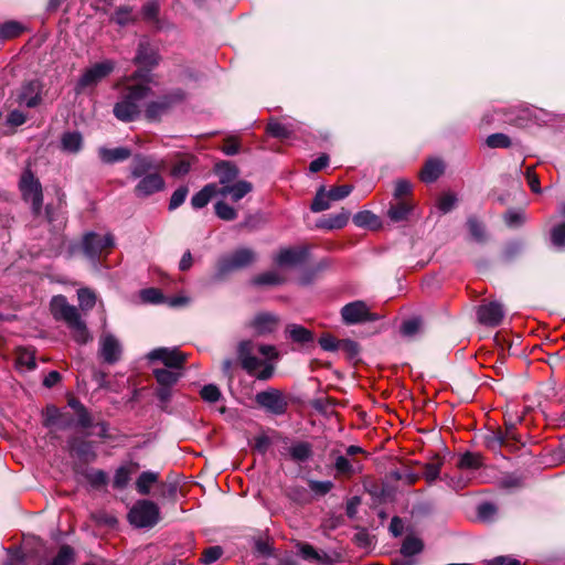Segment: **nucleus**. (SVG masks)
<instances>
[{
  "label": "nucleus",
  "mask_w": 565,
  "mask_h": 565,
  "mask_svg": "<svg viewBox=\"0 0 565 565\" xmlns=\"http://www.w3.org/2000/svg\"><path fill=\"white\" fill-rule=\"evenodd\" d=\"M140 298L143 302L160 303L164 301V296L157 288H147L140 291Z\"/></svg>",
  "instance_id": "6e6d98bb"
},
{
  "label": "nucleus",
  "mask_w": 565,
  "mask_h": 565,
  "mask_svg": "<svg viewBox=\"0 0 565 565\" xmlns=\"http://www.w3.org/2000/svg\"><path fill=\"white\" fill-rule=\"evenodd\" d=\"M444 171V164L440 160L430 159L428 160L423 170L420 171V179L426 183L436 181Z\"/></svg>",
  "instance_id": "cd10ccee"
},
{
  "label": "nucleus",
  "mask_w": 565,
  "mask_h": 565,
  "mask_svg": "<svg viewBox=\"0 0 565 565\" xmlns=\"http://www.w3.org/2000/svg\"><path fill=\"white\" fill-rule=\"evenodd\" d=\"M280 454L295 462H305L311 458L313 451L311 444L308 441L289 440L286 438L282 440Z\"/></svg>",
  "instance_id": "9b49d317"
},
{
  "label": "nucleus",
  "mask_w": 565,
  "mask_h": 565,
  "mask_svg": "<svg viewBox=\"0 0 565 565\" xmlns=\"http://www.w3.org/2000/svg\"><path fill=\"white\" fill-rule=\"evenodd\" d=\"M309 488L312 492L323 495V494H327L333 488V482H331L329 480H326V481L311 480V481H309Z\"/></svg>",
  "instance_id": "0e129e2a"
},
{
  "label": "nucleus",
  "mask_w": 565,
  "mask_h": 565,
  "mask_svg": "<svg viewBox=\"0 0 565 565\" xmlns=\"http://www.w3.org/2000/svg\"><path fill=\"white\" fill-rule=\"evenodd\" d=\"M99 158L105 163H115L125 161L131 156L130 149L126 147H118L114 149L100 148L98 150Z\"/></svg>",
  "instance_id": "393cba45"
},
{
  "label": "nucleus",
  "mask_w": 565,
  "mask_h": 565,
  "mask_svg": "<svg viewBox=\"0 0 565 565\" xmlns=\"http://www.w3.org/2000/svg\"><path fill=\"white\" fill-rule=\"evenodd\" d=\"M115 66L116 64L114 61L105 60L86 68L76 84V93L79 94L88 88L92 89L96 87L103 79L113 73Z\"/></svg>",
  "instance_id": "39448f33"
},
{
  "label": "nucleus",
  "mask_w": 565,
  "mask_h": 565,
  "mask_svg": "<svg viewBox=\"0 0 565 565\" xmlns=\"http://www.w3.org/2000/svg\"><path fill=\"white\" fill-rule=\"evenodd\" d=\"M412 194V184L409 181L405 179H399L395 183L394 189V199L398 200H408L407 196Z\"/></svg>",
  "instance_id": "3c124183"
},
{
  "label": "nucleus",
  "mask_w": 565,
  "mask_h": 565,
  "mask_svg": "<svg viewBox=\"0 0 565 565\" xmlns=\"http://www.w3.org/2000/svg\"><path fill=\"white\" fill-rule=\"evenodd\" d=\"M189 193V189L186 186H179L171 195L169 202V210L173 211L181 206Z\"/></svg>",
  "instance_id": "5fc2aeb1"
},
{
  "label": "nucleus",
  "mask_w": 565,
  "mask_h": 565,
  "mask_svg": "<svg viewBox=\"0 0 565 565\" xmlns=\"http://www.w3.org/2000/svg\"><path fill=\"white\" fill-rule=\"evenodd\" d=\"M502 306L498 302L482 305L478 309V319L481 323L490 327L498 326L503 319Z\"/></svg>",
  "instance_id": "f3484780"
},
{
  "label": "nucleus",
  "mask_w": 565,
  "mask_h": 565,
  "mask_svg": "<svg viewBox=\"0 0 565 565\" xmlns=\"http://www.w3.org/2000/svg\"><path fill=\"white\" fill-rule=\"evenodd\" d=\"M441 465H443V461L438 457L425 465L424 477L427 480V482L430 483L438 478V476L440 473Z\"/></svg>",
  "instance_id": "de8ad7c7"
},
{
  "label": "nucleus",
  "mask_w": 565,
  "mask_h": 565,
  "mask_svg": "<svg viewBox=\"0 0 565 565\" xmlns=\"http://www.w3.org/2000/svg\"><path fill=\"white\" fill-rule=\"evenodd\" d=\"M255 353H259L267 360L276 359L277 351L273 345H255L250 341H244L238 347V359L242 367L250 375L259 380H268L274 373L271 364L258 359Z\"/></svg>",
  "instance_id": "7ed1b4c3"
},
{
  "label": "nucleus",
  "mask_w": 565,
  "mask_h": 565,
  "mask_svg": "<svg viewBox=\"0 0 565 565\" xmlns=\"http://www.w3.org/2000/svg\"><path fill=\"white\" fill-rule=\"evenodd\" d=\"M467 225L472 238L476 242L482 243L486 241L484 226L476 217H469L467 221Z\"/></svg>",
  "instance_id": "c03bdc74"
},
{
  "label": "nucleus",
  "mask_w": 565,
  "mask_h": 565,
  "mask_svg": "<svg viewBox=\"0 0 565 565\" xmlns=\"http://www.w3.org/2000/svg\"><path fill=\"white\" fill-rule=\"evenodd\" d=\"M191 170V161L185 158L177 160L170 170V174L174 178H182L188 174Z\"/></svg>",
  "instance_id": "603ef678"
},
{
  "label": "nucleus",
  "mask_w": 565,
  "mask_h": 565,
  "mask_svg": "<svg viewBox=\"0 0 565 565\" xmlns=\"http://www.w3.org/2000/svg\"><path fill=\"white\" fill-rule=\"evenodd\" d=\"M43 85L39 79L24 82L17 92V103L29 108L36 107L42 100Z\"/></svg>",
  "instance_id": "9d476101"
},
{
  "label": "nucleus",
  "mask_w": 565,
  "mask_h": 565,
  "mask_svg": "<svg viewBox=\"0 0 565 565\" xmlns=\"http://www.w3.org/2000/svg\"><path fill=\"white\" fill-rule=\"evenodd\" d=\"M113 247L114 237L110 234L100 235L92 232L83 237V253L94 264H96L100 257L106 256Z\"/></svg>",
  "instance_id": "423d86ee"
},
{
  "label": "nucleus",
  "mask_w": 565,
  "mask_h": 565,
  "mask_svg": "<svg viewBox=\"0 0 565 565\" xmlns=\"http://www.w3.org/2000/svg\"><path fill=\"white\" fill-rule=\"evenodd\" d=\"M132 469L128 466L119 467L114 476L113 487L116 489H124L127 487L131 479Z\"/></svg>",
  "instance_id": "58836bf2"
},
{
  "label": "nucleus",
  "mask_w": 565,
  "mask_h": 565,
  "mask_svg": "<svg viewBox=\"0 0 565 565\" xmlns=\"http://www.w3.org/2000/svg\"><path fill=\"white\" fill-rule=\"evenodd\" d=\"M487 146L490 148H508L511 145L509 137L504 134H493L487 138Z\"/></svg>",
  "instance_id": "13d9d810"
},
{
  "label": "nucleus",
  "mask_w": 565,
  "mask_h": 565,
  "mask_svg": "<svg viewBox=\"0 0 565 565\" xmlns=\"http://www.w3.org/2000/svg\"><path fill=\"white\" fill-rule=\"evenodd\" d=\"M218 185L216 183H209L191 199V205L193 209L199 210L207 205L210 200L218 195Z\"/></svg>",
  "instance_id": "b1692460"
},
{
  "label": "nucleus",
  "mask_w": 565,
  "mask_h": 565,
  "mask_svg": "<svg viewBox=\"0 0 565 565\" xmlns=\"http://www.w3.org/2000/svg\"><path fill=\"white\" fill-rule=\"evenodd\" d=\"M456 195L452 193H444L437 201V207L443 212H449L456 204Z\"/></svg>",
  "instance_id": "e2e57ef3"
},
{
  "label": "nucleus",
  "mask_w": 565,
  "mask_h": 565,
  "mask_svg": "<svg viewBox=\"0 0 565 565\" xmlns=\"http://www.w3.org/2000/svg\"><path fill=\"white\" fill-rule=\"evenodd\" d=\"M159 475L153 471L142 472L137 481L136 489L139 494L147 495L150 492L151 487L157 483Z\"/></svg>",
  "instance_id": "473e14b6"
},
{
  "label": "nucleus",
  "mask_w": 565,
  "mask_h": 565,
  "mask_svg": "<svg viewBox=\"0 0 565 565\" xmlns=\"http://www.w3.org/2000/svg\"><path fill=\"white\" fill-rule=\"evenodd\" d=\"M22 28L17 22L4 23L0 28V38H14L21 33Z\"/></svg>",
  "instance_id": "338daca9"
},
{
  "label": "nucleus",
  "mask_w": 565,
  "mask_h": 565,
  "mask_svg": "<svg viewBox=\"0 0 565 565\" xmlns=\"http://www.w3.org/2000/svg\"><path fill=\"white\" fill-rule=\"evenodd\" d=\"M148 358L152 361H161L168 369H181L185 356L177 349L159 348L152 350Z\"/></svg>",
  "instance_id": "ddd939ff"
},
{
  "label": "nucleus",
  "mask_w": 565,
  "mask_h": 565,
  "mask_svg": "<svg viewBox=\"0 0 565 565\" xmlns=\"http://www.w3.org/2000/svg\"><path fill=\"white\" fill-rule=\"evenodd\" d=\"M78 302L82 310H89L96 303V295L88 288H82L77 292Z\"/></svg>",
  "instance_id": "a18cd8bd"
},
{
  "label": "nucleus",
  "mask_w": 565,
  "mask_h": 565,
  "mask_svg": "<svg viewBox=\"0 0 565 565\" xmlns=\"http://www.w3.org/2000/svg\"><path fill=\"white\" fill-rule=\"evenodd\" d=\"M481 466V456L475 452L463 454L457 463V467L461 470H476L479 469Z\"/></svg>",
  "instance_id": "f704fd0d"
},
{
  "label": "nucleus",
  "mask_w": 565,
  "mask_h": 565,
  "mask_svg": "<svg viewBox=\"0 0 565 565\" xmlns=\"http://www.w3.org/2000/svg\"><path fill=\"white\" fill-rule=\"evenodd\" d=\"M215 173L218 177V186L236 182L238 169L230 162H221L215 166Z\"/></svg>",
  "instance_id": "4be33fe9"
},
{
  "label": "nucleus",
  "mask_w": 565,
  "mask_h": 565,
  "mask_svg": "<svg viewBox=\"0 0 565 565\" xmlns=\"http://www.w3.org/2000/svg\"><path fill=\"white\" fill-rule=\"evenodd\" d=\"M150 83L151 75L149 70L140 67L116 84V87L120 89V95L114 105L113 113L118 120L131 122L140 116L141 102L150 93Z\"/></svg>",
  "instance_id": "f257e3e1"
},
{
  "label": "nucleus",
  "mask_w": 565,
  "mask_h": 565,
  "mask_svg": "<svg viewBox=\"0 0 565 565\" xmlns=\"http://www.w3.org/2000/svg\"><path fill=\"white\" fill-rule=\"evenodd\" d=\"M241 149L239 140L236 137H228L224 140L222 151L227 156H234L238 153Z\"/></svg>",
  "instance_id": "774afa93"
},
{
  "label": "nucleus",
  "mask_w": 565,
  "mask_h": 565,
  "mask_svg": "<svg viewBox=\"0 0 565 565\" xmlns=\"http://www.w3.org/2000/svg\"><path fill=\"white\" fill-rule=\"evenodd\" d=\"M423 550V542L415 536H407L401 547V553L404 556H413L420 553Z\"/></svg>",
  "instance_id": "4c0bfd02"
},
{
  "label": "nucleus",
  "mask_w": 565,
  "mask_h": 565,
  "mask_svg": "<svg viewBox=\"0 0 565 565\" xmlns=\"http://www.w3.org/2000/svg\"><path fill=\"white\" fill-rule=\"evenodd\" d=\"M223 554V550L221 546H211L203 551L201 556V562L203 564H212L216 562Z\"/></svg>",
  "instance_id": "bf43d9fd"
},
{
  "label": "nucleus",
  "mask_w": 565,
  "mask_h": 565,
  "mask_svg": "<svg viewBox=\"0 0 565 565\" xmlns=\"http://www.w3.org/2000/svg\"><path fill=\"white\" fill-rule=\"evenodd\" d=\"M350 213L342 210L340 213L328 215L320 221L319 226L327 230H339L344 227L349 222Z\"/></svg>",
  "instance_id": "c85d7f7f"
},
{
  "label": "nucleus",
  "mask_w": 565,
  "mask_h": 565,
  "mask_svg": "<svg viewBox=\"0 0 565 565\" xmlns=\"http://www.w3.org/2000/svg\"><path fill=\"white\" fill-rule=\"evenodd\" d=\"M277 323L278 319L274 315L262 312L255 316L252 326L258 333H267L274 331Z\"/></svg>",
  "instance_id": "a878e982"
},
{
  "label": "nucleus",
  "mask_w": 565,
  "mask_h": 565,
  "mask_svg": "<svg viewBox=\"0 0 565 565\" xmlns=\"http://www.w3.org/2000/svg\"><path fill=\"white\" fill-rule=\"evenodd\" d=\"M130 178L137 183L134 194L138 199L149 198L166 188V181L150 157L137 154L130 163Z\"/></svg>",
  "instance_id": "f03ea898"
},
{
  "label": "nucleus",
  "mask_w": 565,
  "mask_h": 565,
  "mask_svg": "<svg viewBox=\"0 0 565 565\" xmlns=\"http://www.w3.org/2000/svg\"><path fill=\"white\" fill-rule=\"evenodd\" d=\"M172 100L164 97L160 100L151 102L147 105L145 115L148 120H158L169 108Z\"/></svg>",
  "instance_id": "c756f323"
},
{
  "label": "nucleus",
  "mask_w": 565,
  "mask_h": 565,
  "mask_svg": "<svg viewBox=\"0 0 565 565\" xmlns=\"http://www.w3.org/2000/svg\"><path fill=\"white\" fill-rule=\"evenodd\" d=\"M74 561V551L68 545H63L57 555L49 565H71Z\"/></svg>",
  "instance_id": "37998d69"
},
{
  "label": "nucleus",
  "mask_w": 565,
  "mask_h": 565,
  "mask_svg": "<svg viewBox=\"0 0 565 565\" xmlns=\"http://www.w3.org/2000/svg\"><path fill=\"white\" fill-rule=\"evenodd\" d=\"M86 478L88 482L95 488L104 487L108 482L107 473L98 469H92L88 471Z\"/></svg>",
  "instance_id": "864d4df0"
},
{
  "label": "nucleus",
  "mask_w": 565,
  "mask_h": 565,
  "mask_svg": "<svg viewBox=\"0 0 565 565\" xmlns=\"http://www.w3.org/2000/svg\"><path fill=\"white\" fill-rule=\"evenodd\" d=\"M353 222L359 227L376 230L381 226L380 218L371 211H360L353 216Z\"/></svg>",
  "instance_id": "7c9ffc66"
},
{
  "label": "nucleus",
  "mask_w": 565,
  "mask_h": 565,
  "mask_svg": "<svg viewBox=\"0 0 565 565\" xmlns=\"http://www.w3.org/2000/svg\"><path fill=\"white\" fill-rule=\"evenodd\" d=\"M62 147L65 151L77 152L82 147V136L78 132H66L62 137Z\"/></svg>",
  "instance_id": "e433bc0d"
},
{
  "label": "nucleus",
  "mask_w": 565,
  "mask_h": 565,
  "mask_svg": "<svg viewBox=\"0 0 565 565\" xmlns=\"http://www.w3.org/2000/svg\"><path fill=\"white\" fill-rule=\"evenodd\" d=\"M71 450L75 452L82 460L84 461H90L95 459V452L93 450V447L90 443L81 440V441H73L71 444Z\"/></svg>",
  "instance_id": "72a5a7b5"
},
{
  "label": "nucleus",
  "mask_w": 565,
  "mask_h": 565,
  "mask_svg": "<svg viewBox=\"0 0 565 565\" xmlns=\"http://www.w3.org/2000/svg\"><path fill=\"white\" fill-rule=\"evenodd\" d=\"M288 332H289L290 338L295 342L306 343V342H310L313 340L312 333L308 329H306L301 326L291 324L288 327Z\"/></svg>",
  "instance_id": "ea45409f"
},
{
  "label": "nucleus",
  "mask_w": 565,
  "mask_h": 565,
  "mask_svg": "<svg viewBox=\"0 0 565 565\" xmlns=\"http://www.w3.org/2000/svg\"><path fill=\"white\" fill-rule=\"evenodd\" d=\"M553 246L563 248L565 246V223L555 226L551 232Z\"/></svg>",
  "instance_id": "052dcab7"
},
{
  "label": "nucleus",
  "mask_w": 565,
  "mask_h": 565,
  "mask_svg": "<svg viewBox=\"0 0 565 565\" xmlns=\"http://www.w3.org/2000/svg\"><path fill=\"white\" fill-rule=\"evenodd\" d=\"M267 132L276 138H288L292 130L290 126L273 120L267 125Z\"/></svg>",
  "instance_id": "49530a36"
},
{
  "label": "nucleus",
  "mask_w": 565,
  "mask_h": 565,
  "mask_svg": "<svg viewBox=\"0 0 565 565\" xmlns=\"http://www.w3.org/2000/svg\"><path fill=\"white\" fill-rule=\"evenodd\" d=\"M214 211L216 216L223 221H233L237 217L236 210L224 201L216 202Z\"/></svg>",
  "instance_id": "a19ab883"
},
{
  "label": "nucleus",
  "mask_w": 565,
  "mask_h": 565,
  "mask_svg": "<svg viewBox=\"0 0 565 565\" xmlns=\"http://www.w3.org/2000/svg\"><path fill=\"white\" fill-rule=\"evenodd\" d=\"M23 199L32 204L33 212L40 213L43 204L42 186L30 170H25L20 179Z\"/></svg>",
  "instance_id": "6e6552de"
},
{
  "label": "nucleus",
  "mask_w": 565,
  "mask_h": 565,
  "mask_svg": "<svg viewBox=\"0 0 565 565\" xmlns=\"http://www.w3.org/2000/svg\"><path fill=\"white\" fill-rule=\"evenodd\" d=\"M352 189L353 188L351 185L345 184V185L334 186L327 192H328L329 198L332 201H339V200L347 198L352 192Z\"/></svg>",
  "instance_id": "69168bd1"
},
{
  "label": "nucleus",
  "mask_w": 565,
  "mask_h": 565,
  "mask_svg": "<svg viewBox=\"0 0 565 565\" xmlns=\"http://www.w3.org/2000/svg\"><path fill=\"white\" fill-rule=\"evenodd\" d=\"M414 206L412 200H398L391 204L387 215L393 222L406 221L414 210Z\"/></svg>",
  "instance_id": "412c9836"
},
{
  "label": "nucleus",
  "mask_w": 565,
  "mask_h": 565,
  "mask_svg": "<svg viewBox=\"0 0 565 565\" xmlns=\"http://www.w3.org/2000/svg\"><path fill=\"white\" fill-rule=\"evenodd\" d=\"M297 546L299 555L303 559L317 565H330L331 558L327 553L317 551L312 545L308 543H299Z\"/></svg>",
  "instance_id": "aec40b11"
},
{
  "label": "nucleus",
  "mask_w": 565,
  "mask_h": 565,
  "mask_svg": "<svg viewBox=\"0 0 565 565\" xmlns=\"http://www.w3.org/2000/svg\"><path fill=\"white\" fill-rule=\"evenodd\" d=\"M331 201L326 188L321 186L311 203V211L316 213L326 211L330 207Z\"/></svg>",
  "instance_id": "c9c22d12"
},
{
  "label": "nucleus",
  "mask_w": 565,
  "mask_h": 565,
  "mask_svg": "<svg viewBox=\"0 0 565 565\" xmlns=\"http://www.w3.org/2000/svg\"><path fill=\"white\" fill-rule=\"evenodd\" d=\"M51 311L55 319L63 320L66 323L71 320H75V317H77L78 310L71 306L64 296H55L51 300Z\"/></svg>",
  "instance_id": "dca6fc26"
},
{
  "label": "nucleus",
  "mask_w": 565,
  "mask_h": 565,
  "mask_svg": "<svg viewBox=\"0 0 565 565\" xmlns=\"http://www.w3.org/2000/svg\"><path fill=\"white\" fill-rule=\"evenodd\" d=\"M160 519L158 505L149 500H139L128 513L129 522L136 527H152Z\"/></svg>",
  "instance_id": "20e7f679"
},
{
  "label": "nucleus",
  "mask_w": 565,
  "mask_h": 565,
  "mask_svg": "<svg viewBox=\"0 0 565 565\" xmlns=\"http://www.w3.org/2000/svg\"><path fill=\"white\" fill-rule=\"evenodd\" d=\"M201 397L210 403L217 402L221 397V392L216 385L209 384L202 387Z\"/></svg>",
  "instance_id": "680f3d73"
},
{
  "label": "nucleus",
  "mask_w": 565,
  "mask_h": 565,
  "mask_svg": "<svg viewBox=\"0 0 565 565\" xmlns=\"http://www.w3.org/2000/svg\"><path fill=\"white\" fill-rule=\"evenodd\" d=\"M179 370L180 369H156L153 374L161 386H172L181 376Z\"/></svg>",
  "instance_id": "2f4dec72"
},
{
  "label": "nucleus",
  "mask_w": 565,
  "mask_h": 565,
  "mask_svg": "<svg viewBox=\"0 0 565 565\" xmlns=\"http://www.w3.org/2000/svg\"><path fill=\"white\" fill-rule=\"evenodd\" d=\"M255 260V254L252 249L239 248L232 255L220 258L216 267V277L222 278L224 275L244 268Z\"/></svg>",
  "instance_id": "0eeeda50"
},
{
  "label": "nucleus",
  "mask_w": 565,
  "mask_h": 565,
  "mask_svg": "<svg viewBox=\"0 0 565 565\" xmlns=\"http://www.w3.org/2000/svg\"><path fill=\"white\" fill-rule=\"evenodd\" d=\"M159 13V3L157 0H149L145 6L142 7V18L146 21H156Z\"/></svg>",
  "instance_id": "4d7b16f0"
},
{
  "label": "nucleus",
  "mask_w": 565,
  "mask_h": 565,
  "mask_svg": "<svg viewBox=\"0 0 565 565\" xmlns=\"http://www.w3.org/2000/svg\"><path fill=\"white\" fill-rule=\"evenodd\" d=\"M134 62L139 66L151 68L159 63V56L148 42L142 41L139 43Z\"/></svg>",
  "instance_id": "6ab92c4d"
},
{
  "label": "nucleus",
  "mask_w": 565,
  "mask_h": 565,
  "mask_svg": "<svg viewBox=\"0 0 565 565\" xmlns=\"http://www.w3.org/2000/svg\"><path fill=\"white\" fill-rule=\"evenodd\" d=\"M341 316L347 324H356L365 321H374L377 318L370 311L363 301H353L341 309Z\"/></svg>",
  "instance_id": "1a4fd4ad"
},
{
  "label": "nucleus",
  "mask_w": 565,
  "mask_h": 565,
  "mask_svg": "<svg viewBox=\"0 0 565 565\" xmlns=\"http://www.w3.org/2000/svg\"><path fill=\"white\" fill-rule=\"evenodd\" d=\"M285 281L284 277L276 270H270L254 278L255 285H279Z\"/></svg>",
  "instance_id": "79ce46f5"
},
{
  "label": "nucleus",
  "mask_w": 565,
  "mask_h": 565,
  "mask_svg": "<svg viewBox=\"0 0 565 565\" xmlns=\"http://www.w3.org/2000/svg\"><path fill=\"white\" fill-rule=\"evenodd\" d=\"M308 256V248L297 246L281 249L275 257V263L279 267H296L302 264Z\"/></svg>",
  "instance_id": "4468645a"
},
{
  "label": "nucleus",
  "mask_w": 565,
  "mask_h": 565,
  "mask_svg": "<svg viewBox=\"0 0 565 565\" xmlns=\"http://www.w3.org/2000/svg\"><path fill=\"white\" fill-rule=\"evenodd\" d=\"M99 345L100 356L106 363L114 364L120 359L121 344L113 334H103L99 339Z\"/></svg>",
  "instance_id": "2eb2a0df"
},
{
  "label": "nucleus",
  "mask_w": 565,
  "mask_h": 565,
  "mask_svg": "<svg viewBox=\"0 0 565 565\" xmlns=\"http://www.w3.org/2000/svg\"><path fill=\"white\" fill-rule=\"evenodd\" d=\"M64 417V414H62L57 407H46V425H56L60 427H64L67 425V420Z\"/></svg>",
  "instance_id": "09e8293b"
},
{
  "label": "nucleus",
  "mask_w": 565,
  "mask_h": 565,
  "mask_svg": "<svg viewBox=\"0 0 565 565\" xmlns=\"http://www.w3.org/2000/svg\"><path fill=\"white\" fill-rule=\"evenodd\" d=\"M253 184L245 180H238L234 183L227 184L225 186H218V195L223 198H230L232 202H238L246 194L252 192Z\"/></svg>",
  "instance_id": "a211bd4d"
},
{
  "label": "nucleus",
  "mask_w": 565,
  "mask_h": 565,
  "mask_svg": "<svg viewBox=\"0 0 565 565\" xmlns=\"http://www.w3.org/2000/svg\"><path fill=\"white\" fill-rule=\"evenodd\" d=\"M67 326L72 331L73 339L77 343L85 344L92 340V335L85 322L81 319L79 315L75 317V320H71L70 322H67Z\"/></svg>",
  "instance_id": "bb28decb"
},
{
  "label": "nucleus",
  "mask_w": 565,
  "mask_h": 565,
  "mask_svg": "<svg viewBox=\"0 0 565 565\" xmlns=\"http://www.w3.org/2000/svg\"><path fill=\"white\" fill-rule=\"evenodd\" d=\"M257 404L273 414L280 415L286 412L287 402L284 395L277 390H268L257 393Z\"/></svg>",
  "instance_id": "f8f14e48"
},
{
  "label": "nucleus",
  "mask_w": 565,
  "mask_h": 565,
  "mask_svg": "<svg viewBox=\"0 0 565 565\" xmlns=\"http://www.w3.org/2000/svg\"><path fill=\"white\" fill-rule=\"evenodd\" d=\"M17 363L19 366L25 367L26 370H33L35 367L33 351L28 349L19 350Z\"/></svg>",
  "instance_id": "8fccbe9b"
},
{
  "label": "nucleus",
  "mask_w": 565,
  "mask_h": 565,
  "mask_svg": "<svg viewBox=\"0 0 565 565\" xmlns=\"http://www.w3.org/2000/svg\"><path fill=\"white\" fill-rule=\"evenodd\" d=\"M319 344L324 351H335L340 348L348 350L351 353L358 352V345L355 342L347 340V341H338L331 334H324L319 339Z\"/></svg>",
  "instance_id": "5701e85b"
}]
</instances>
